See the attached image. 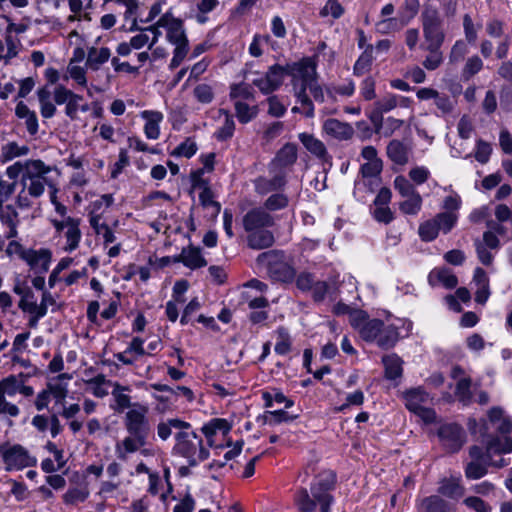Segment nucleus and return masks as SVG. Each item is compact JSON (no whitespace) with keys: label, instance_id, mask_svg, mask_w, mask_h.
I'll list each match as a JSON object with an SVG mask.
<instances>
[{"label":"nucleus","instance_id":"obj_30","mask_svg":"<svg viewBox=\"0 0 512 512\" xmlns=\"http://www.w3.org/2000/svg\"><path fill=\"white\" fill-rule=\"evenodd\" d=\"M489 421L502 435H507L512 430V420L507 417L500 407H493L488 412Z\"/></svg>","mask_w":512,"mask_h":512},{"label":"nucleus","instance_id":"obj_32","mask_svg":"<svg viewBox=\"0 0 512 512\" xmlns=\"http://www.w3.org/2000/svg\"><path fill=\"white\" fill-rule=\"evenodd\" d=\"M111 51L107 47H91L87 53L86 67L93 71L100 69L101 65L109 60Z\"/></svg>","mask_w":512,"mask_h":512},{"label":"nucleus","instance_id":"obj_36","mask_svg":"<svg viewBox=\"0 0 512 512\" xmlns=\"http://www.w3.org/2000/svg\"><path fill=\"white\" fill-rule=\"evenodd\" d=\"M491 464V458L487 457V461H469L464 468L465 477L468 480H477L484 477L488 473Z\"/></svg>","mask_w":512,"mask_h":512},{"label":"nucleus","instance_id":"obj_41","mask_svg":"<svg viewBox=\"0 0 512 512\" xmlns=\"http://www.w3.org/2000/svg\"><path fill=\"white\" fill-rule=\"evenodd\" d=\"M221 113L225 114V120L214 133V137L218 141H226L233 137L235 131V121L233 116L230 115L227 111L221 110Z\"/></svg>","mask_w":512,"mask_h":512},{"label":"nucleus","instance_id":"obj_40","mask_svg":"<svg viewBox=\"0 0 512 512\" xmlns=\"http://www.w3.org/2000/svg\"><path fill=\"white\" fill-rule=\"evenodd\" d=\"M236 117L240 123L246 124L252 121L258 114L257 106H249L247 103L240 100L234 103Z\"/></svg>","mask_w":512,"mask_h":512},{"label":"nucleus","instance_id":"obj_60","mask_svg":"<svg viewBox=\"0 0 512 512\" xmlns=\"http://www.w3.org/2000/svg\"><path fill=\"white\" fill-rule=\"evenodd\" d=\"M315 281V275L310 272L303 271L297 276L295 275L296 287L302 292H309Z\"/></svg>","mask_w":512,"mask_h":512},{"label":"nucleus","instance_id":"obj_10","mask_svg":"<svg viewBox=\"0 0 512 512\" xmlns=\"http://www.w3.org/2000/svg\"><path fill=\"white\" fill-rule=\"evenodd\" d=\"M29 378L28 374L19 373L11 374L0 380V397L7 399L14 397L16 394H21L26 398L34 395L32 386L26 385Z\"/></svg>","mask_w":512,"mask_h":512},{"label":"nucleus","instance_id":"obj_37","mask_svg":"<svg viewBox=\"0 0 512 512\" xmlns=\"http://www.w3.org/2000/svg\"><path fill=\"white\" fill-rule=\"evenodd\" d=\"M385 368V377L390 380H395L402 375V360L396 354L385 355L382 358Z\"/></svg>","mask_w":512,"mask_h":512},{"label":"nucleus","instance_id":"obj_54","mask_svg":"<svg viewBox=\"0 0 512 512\" xmlns=\"http://www.w3.org/2000/svg\"><path fill=\"white\" fill-rule=\"evenodd\" d=\"M278 333V341L275 344V352L279 355H286L291 350V341L288 334V331L280 327L277 330Z\"/></svg>","mask_w":512,"mask_h":512},{"label":"nucleus","instance_id":"obj_57","mask_svg":"<svg viewBox=\"0 0 512 512\" xmlns=\"http://www.w3.org/2000/svg\"><path fill=\"white\" fill-rule=\"evenodd\" d=\"M197 151V145L191 138L179 144L171 153L173 156L191 158Z\"/></svg>","mask_w":512,"mask_h":512},{"label":"nucleus","instance_id":"obj_16","mask_svg":"<svg viewBox=\"0 0 512 512\" xmlns=\"http://www.w3.org/2000/svg\"><path fill=\"white\" fill-rule=\"evenodd\" d=\"M158 25L167 30V39L170 43L178 44V42L183 43V41L188 40L183 27V21L173 17L171 13L162 15L158 20Z\"/></svg>","mask_w":512,"mask_h":512},{"label":"nucleus","instance_id":"obj_5","mask_svg":"<svg viewBox=\"0 0 512 512\" xmlns=\"http://www.w3.org/2000/svg\"><path fill=\"white\" fill-rule=\"evenodd\" d=\"M421 22L426 46H442L445 40L443 19L434 0L424 3Z\"/></svg>","mask_w":512,"mask_h":512},{"label":"nucleus","instance_id":"obj_59","mask_svg":"<svg viewBox=\"0 0 512 512\" xmlns=\"http://www.w3.org/2000/svg\"><path fill=\"white\" fill-rule=\"evenodd\" d=\"M89 495V492L85 488H71L63 496V500L66 504H76L78 502H84Z\"/></svg>","mask_w":512,"mask_h":512},{"label":"nucleus","instance_id":"obj_42","mask_svg":"<svg viewBox=\"0 0 512 512\" xmlns=\"http://www.w3.org/2000/svg\"><path fill=\"white\" fill-rule=\"evenodd\" d=\"M399 204V209L406 215H416L422 208V197L419 192H416L408 197Z\"/></svg>","mask_w":512,"mask_h":512},{"label":"nucleus","instance_id":"obj_20","mask_svg":"<svg viewBox=\"0 0 512 512\" xmlns=\"http://www.w3.org/2000/svg\"><path fill=\"white\" fill-rule=\"evenodd\" d=\"M297 160V147L293 143H286L275 155L271 162L273 170L291 167Z\"/></svg>","mask_w":512,"mask_h":512},{"label":"nucleus","instance_id":"obj_48","mask_svg":"<svg viewBox=\"0 0 512 512\" xmlns=\"http://www.w3.org/2000/svg\"><path fill=\"white\" fill-rule=\"evenodd\" d=\"M434 277H436L437 280L448 289H452L458 284L456 275H454L449 269H439L432 271L429 275V280L432 281Z\"/></svg>","mask_w":512,"mask_h":512},{"label":"nucleus","instance_id":"obj_12","mask_svg":"<svg viewBox=\"0 0 512 512\" xmlns=\"http://www.w3.org/2000/svg\"><path fill=\"white\" fill-rule=\"evenodd\" d=\"M438 437L449 452H457L465 442V432L463 428L455 423H447L438 429Z\"/></svg>","mask_w":512,"mask_h":512},{"label":"nucleus","instance_id":"obj_58","mask_svg":"<svg viewBox=\"0 0 512 512\" xmlns=\"http://www.w3.org/2000/svg\"><path fill=\"white\" fill-rule=\"evenodd\" d=\"M297 416H291L284 410L267 411L264 415L265 423L269 425H276L282 422H289Z\"/></svg>","mask_w":512,"mask_h":512},{"label":"nucleus","instance_id":"obj_56","mask_svg":"<svg viewBox=\"0 0 512 512\" xmlns=\"http://www.w3.org/2000/svg\"><path fill=\"white\" fill-rule=\"evenodd\" d=\"M193 95L197 99V101L202 104H209L214 99V92L212 87L205 83L198 84L193 89Z\"/></svg>","mask_w":512,"mask_h":512},{"label":"nucleus","instance_id":"obj_14","mask_svg":"<svg viewBox=\"0 0 512 512\" xmlns=\"http://www.w3.org/2000/svg\"><path fill=\"white\" fill-rule=\"evenodd\" d=\"M243 228L246 232L270 228L274 225V217L263 208L249 210L243 216Z\"/></svg>","mask_w":512,"mask_h":512},{"label":"nucleus","instance_id":"obj_4","mask_svg":"<svg viewBox=\"0 0 512 512\" xmlns=\"http://www.w3.org/2000/svg\"><path fill=\"white\" fill-rule=\"evenodd\" d=\"M175 438L174 451L186 458L189 466H196L209 457V451L203 446L202 438L195 432L180 431Z\"/></svg>","mask_w":512,"mask_h":512},{"label":"nucleus","instance_id":"obj_15","mask_svg":"<svg viewBox=\"0 0 512 512\" xmlns=\"http://www.w3.org/2000/svg\"><path fill=\"white\" fill-rule=\"evenodd\" d=\"M465 492L461 476H450L439 481L436 495L458 501L465 495Z\"/></svg>","mask_w":512,"mask_h":512},{"label":"nucleus","instance_id":"obj_50","mask_svg":"<svg viewBox=\"0 0 512 512\" xmlns=\"http://www.w3.org/2000/svg\"><path fill=\"white\" fill-rule=\"evenodd\" d=\"M481 28V24H475L472 17L469 14L463 16V30L465 40L469 44H474L478 38V30Z\"/></svg>","mask_w":512,"mask_h":512},{"label":"nucleus","instance_id":"obj_19","mask_svg":"<svg viewBox=\"0 0 512 512\" xmlns=\"http://www.w3.org/2000/svg\"><path fill=\"white\" fill-rule=\"evenodd\" d=\"M23 259L35 270V273L43 274L49 269L51 252L47 249L29 250L23 255Z\"/></svg>","mask_w":512,"mask_h":512},{"label":"nucleus","instance_id":"obj_53","mask_svg":"<svg viewBox=\"0 0 512 512\" xmlns=\"http://www.w3.org/2000/svg\"><path fill=\"white\" fill-rule=\"evenodd\" d=\"M230 98L236 100L241 98L244 100H250L254 98V94L250 85L245 83L234 84L230 89Z\"/></svg>","mask_w":512,"mask_h":512},{"label":"nucleus","instance_id":"obj_11","mask_svg":"<svg viewBox=\"0 0 512 512\" xmlns=\"http://www.w3.org/2000/svg\"><path fill=\"white\" fill-rule=\"evenodd\" d=\"M53 100L57 105H65V115L69 119L73 121L78 118L80 102L83 100L81 95L74 93L62 84H58L53 90Z\"/></svg>","mask_w":512,"mask_h":512},{"label":"nucleus","instance_id":"obj_13","mask_svg":"<svg viewBox=\"0 0 512 512\" xmlns=\"http://www.w3.org/2000/svg\"><path fill=\"white\" fill-rule=\"evenodd\" d=\"M288 75L292 77L291 81L298 79L299 85H310L317 80L316 63L312 58H303L301 61L287 65Z\"/></svg>","mask_w":512,"mask_h":512},{"label":"nucleus","instance_id":"obj_33","mask_svg":"<svg viewBox=\"0 0 512 512\" xmlns=\"http://www.w3.org/2000/svg\"><path fill=\"white\" fill-rule=\"evenodd\" d=\"M381 184V177H362L355 181L353 194L359 200H365V194L373 193Z\"/></svg>","mask_w":512,"mask_h":512},{"label":"nucleus","instance_id":"obj_26","mask_svg":"<svg viewBox=\"0 0 512 512\" xmlns=\"http://www.w3.org/2000/svg\"><path fill=\"white\" fill-rule=\"evenodd\" d=\"M323 129L328 135L339 140H348L354 134V130L350 124L334 118L327 119L323 124Z\"/></svg>","mask_w":512,"mask_h":512},{"label":"nucleus","instance_id":"obj_1","mask_svg":"<svg viewBox=\"0 0 512 512\" xmlns=\"http://www.w3.org/2000/svg\"><path fill=\"white\" fill-rule=\"evenodd\" d=\"M123 425L127 436L115 445L118 459L127 460V455L137 452L149 443L153 435V424L149 417V408L140 403H134L132 409L125 413Z\"/></svg>","mask_w":512,"mask_h":512},{"label":"nucleus","instance_id":"obj_3","mask_svg":"<svg viewBox=\"0 0 512 512\" xmlns=\"http://www.w3.org/2000/svg\"><path fill=\"white\" fill-rule=\"evenodd\" d=\"M352 326L360 337L369 343H375L381 349L393 348L400 338L399 326L381 319H370L359 312L351 319Z\"/></svg>","mask_w":512,"mask_h":512},{"label":"nucleus","instance_id":"obj_64","mask_svg":"<svg viewBox=\"0 0 512 512\" xmlns=\"http://www.w3.org/2000/svg\"><path fill=\"white\" fill-rule=\"evenodd\" d=\"M463 503L466 507L474 510L475 512H491L492 507L484 500L477 496H469L464 499Z\"/></svg>","mask_w":512,"mask_h":512},{"label":"nucleus","instance_id":"obj_6","mask_svg":"<svg viewBox=\"0 0 512 512\" xmlns=\"http://www.w3.org/2000/svg\"><path fill=\"white\" fill-rule=\"evenodd\" d=\"M256 263L265 266L269 276L279 282L290 283L295 278V269L286 261L285 253L282 250H269L260 253Z\"/></svg>","mask_w":512,"mask_h":512},{"label":"nucleus","instance_id":"obj_46","mask_svg":"<svg viewBox=\"0 0 512 512\" xmlns=\"http://www.w3.org/2000/svg\"><path fill=\"white\" fill-rule=\"evenodd\" d=\"M434 219L436 220L437 228L444 234L449 233L456 225L458 214L454 212H441L438 213Z\"/></svg>","mask_w":512,"mask_h":512},{"label":"nucleus","instance_id":"obj_55","mask_svg":"<svg viewBox=\"0 0 512 512\" xmlns=\"http://www.w3.org/2000/svg\"><path fill=\"white\" fill-rule=\"evenodd\" d=\"M467 53H468V47H467L466 42L462 39L457 40L453 44V46L450 50L449 62L451 64H457L465 58Z\"/></svg>","mask_w":512,"mask_h":512},{"label":"nucleus","instance_id":"obj_49","mask_svg":"<svg viewBox=\"0 0 512 512\" xmlns=\"http://www.w3.org/2000/svg\"><path fill=\"white\" fill-rule=\"evenodd\" d=\"M483 68V61L477 55L471 56L467 59L463 69H462V78L464 80H469L475 74L480 72Z\"/></svg>","mask_w":512,"mask_h":512},{"label":"nucleus","instance_id":"obj_28","mask_svg":"<svg viewBox=\"0 0 512 512\" xmlns=\"http://www.w3.org/2000/svg\"><path fill=\"white\" fill-rule=\"evenodd\" d=\"M130 391L129 386H123L119 382L113 383V391L112 396L114 398L115 404L111 405V408L117 412L122 413L125 409H132L134 403H131V397L124 393Z\"/></svg>","mask_w":512,"mask_h":512},{"label":"nucleus","instance_id":"obj_45","mask_svg":"<svg viewBox=\"0 0 512 512\" xmlns=\"http://www.w3.org/2000/svg\"><path fill=\"white\" fill-rule=\"evenodd\" d=\"M373 45H367L364 52L360 55L357 61L354 64L353 71L357 76L363 75L366 71L370 69V66L373 61Z\"/></svg>","mask_w":512,"mask_h":512},{"label":"nucleus","instance_id":"obj_43","mask_svg":"<svg viewBox=\"0 0 512 512\" xmlns=\"http://www.w3.org/2000/svg\"><path fill=\"white\" fill-rule=\"evenodd\" d=\"M419 7V0H404L399 12L400 27L407 25L418 14Z\"/></svg>","mask_w":512,"mask_h":512},{"label":"nucleus","instance_id":"obj_61","mask_svg":"<svg viewBox=\"0 0 512 512\" xmlns=\"http://www.w3.org/2000/svg\"><path fill=\"white\" fill-rule=\"evenodd\" d=\"M382 169V160H374L371 162L364 163L360 168V172L362 174V177H380Z\"/></svg>","mask_w":512,"mask_h":512},{"label":"nucleus","instance_id":"obj_47","mask_svg":"<svg viewBox=\"0 0 512 512\" xmlns=\"http://www.w3.org/2000/svg\"><path fill=\"white\" fill-rule=\"evenodd\" d=\"M436 220L434 218L426 220L419 225L418 235L424 242H431L435 240L439 234Z\"/></svg>","mask_w":512,"mask_h":512},{"label":"nucleus","instance_id":"obj_2","mask_svg":"<svg viewBox=\"0 0 512 512\" xmlns=\"http://www.w3.org/2000/svg\"><path fill=\"white\" fill-rule=\"evenodd\" d=\"M337 481L336 473L330 469L319 472L309 489L300 487L294 494V504L299 512H331L335 502L332 491Z\"/></svg>","mask_w":512,"mask_h":512},{"label":"nucleus","instance_id":"obj_51","mask_svg":"<svg viewBox=\"0 0 512 512\" xmlns=\"http://www.w3.org/2000/svg\"><path fill=\"white\" fill-rule=\"evenodd\" d=\"M288 197L283 193H274L264 202V208L268 211H277L288 206Z\"/></svg>","mask_w":512,"mask_h":512},{"label":"nucleus","instance_id":"obj_7","mask_svg":"<svg viewBox=\"0 0 512 512\" xmlns=\"http://www.w3.org/2000/svg\"><path fill=\"white\" fill-rule=\"evenodd\" d=\"M50 171L51 168L42 160H27L26 173L21 177L23 191L27 190L31 197H40L44 193L46 185L53 187L47 178Z\"/></svg>","mask_w":512,"mask_h":512},{"label":"nucleus","instance_id":"obj_9","mask_svg":"<svg viewBox=\"0 0 512 512\" xmlns=\"http://www.w3.org/2000/svg\"><path fill=\"white\" fill-rule=\"evenodd\" d=\"M406 408L418 415L424 422L432 423L436 418V413L433 409L427 408L424 404L428 401V393L418 387L408 390L403 395Z\"/></svg>","mask_w":512,"mask_h":512},{"label":"nucleus","instance_id":"obj_24","mask_svg":"<svg viewBox=\"0 0 512 512\" xmlns=\"http://www.w3.org/2000/svg\"><path fill=\"white\" fill-rule=\"evenodd\" d=\"M512 452V437L508 435L491 436L486 441V455L488 458L493 455Z\"/></svg>","mask_w":512,"mask_h":512},{"label":"nucleus","instance_id":"obj_63","mask_svg":"<svg viewBox=\"0 0 512 512\" xmlns=\"http://www.w3.org/2000/svg\"><path fill=\"white\" fill-rule=\"evenodd\" d=\"M372 215L377 222L383 224H389L394 220V213L389 206H375Z\"/></svg>","mask_w":512,"mask_h":512},{"label":"nucleus","instance_id":"obj_8","mask_svg":"<svg viewBox=\"0 0 512 512\" xmlns=\"http://www.w3.org/2000/svg\"><path fill=\"white\" fill-rule=\"evenodd\" d=\"M0 455L5 464L6 471L22 470L36 465V459L30 456L28 450L20 444H1Z\"/></svg>","mask_w":512,"mask_h":512},{"label":"nucleus","instance_id":"obj_21","mask_svg":"<svg viewBox=\"0 0 512 512\" xmlns=\"http://www.w3.org/2000/svg\"><path fill=\"white\" fill-rule=\"evenodd\" d=\"M247 233V246L253 250L267 249L275 242L274 234L268 228L253 230Z\"/></svg>","mask_w":512,"mask_h":512},{"label":"nucleus","instance_id":"obj_18","mask_svg":"<svg viewBox=\"0 0 512 512\" xmlns=\"http://www.w3.org/2000/svg\"><path fill=\"white\" fill-rule=\"evenodd\" d=\"M174 263H183L190 269H197L207 265L206 259L202 256L199 248L189 246L183 248L179 255L173 256Z\"/></svg>","mask_w":512,"mask_h":512},{"label":"nucleus","instance_id":"obj_35","mask_svg":"<svg viewBox=\"0 0 512 512\" xmlns=\"http://www.w3.org/2000/svg\"><path fill=\"white\" fill-rule=\"evenodd\" d=\"M30 149L28 146H19L16 142L12 141L1 146L0 149V162L6 163L14 158L28 155Z\"/></svg>","mask_w":512,"mask_h":512},{"label":"nucleus","instance_id":"obj_38","mask_svg":"<svg viewBox=\"0 0 512 512\" xmlns=\"http://www.w3.org/2000/svg\"><path fill=\"white\" fill-rule=\"evenodd\" d=\"M201 430L205 435L208 444L212 446L213 436L216 435L218 431L222 432L223 435H226L230 431V426L224 419H213L208 424L204 425Z\"/></svg>","mask_w":512,"mask_h":512},{"label":"nucleus","instance_id":"obj_31","mask_svg":"<svg viewBox=\"0 0 512 512\" xmlns=\"http://www.w3.org/2000/svg\"><path fill=\"white\" fill-rule=\"evenodd\" d=\"M294 96L297 98V101L301 103L303 107V114L307 118L314 117V105L312 100L307 94L308 86L306 85H299L298 79H295L294 81H291Z\"/></svg>","mask_w":512,"mask_h":512},{"label":"nucleus","instance_id":"obj_17","mask_svg":"<svg viewBox=\"0 0 512 512\" xmlns=\"http://www.w3.org/2000/svg\"><path fill=\"white\" fill-rule=\"evenodd\" d=\"M419 512H457L456 504L440 495L424 497L419 505Z\"/></svg>","mask_w":512,"mask_h":512},{"label":"nucleus","instance_id":"obj_25","mask_svg":"<svg viewBox=\"0 0 512 512\" xmlns=\"http://www.w3.org/2000/svg\"><path fill=\"white\" fill-rule=\"evenodd\" d=\"M298 137L303 146L312 155H314L315 157L319 158L322 161H328L330 159L327 149L320 139L306 132L300 133Z\"/></svg>","mask_w":512,"mask_h":512},{"label":"nucleus","instance_id":"obj_44","mask_svg":"<svg viewBox=\"0 0 512 512\" xmlns=\"http://www.w3.org/2000/svg\"><path fill=\"white\" fill-rule=\"evenodd\" d=\"M441 46H425L424 49L429 52L423 61V66L430 71L436 70L443 62V53Z\"/></svg>","mask_w":512,"mask_h":512},{"label":"nucleus","instance_id":"obj_23","mask_svg":"<svg viewBox=\"0 0 512 512\" xmlns=\"http://www.w3.org/2000/svg\"><path fill=\"white\" fill-rule=\"evenodd\" d=\"M65 225L66 227L63 235L66 238V246L64 249L67 252H72L78 248L82 237V233L79 228L80 219L67 216Z\"/></svg>","mask_w":512,"mask_h":512},{"label":"nucleus","instance_id":"obj_52","mask_svg":"<svg viewBox=\"0 0 512 512\" xmlns=\"http://www.w3.org/2000/svg\"><path fill=\"white\" fill-rule=\"evenodd\" d=\"M286 74H288L287 66L284 67L279 64H274L269 67L264 76L270 79L274 87L278 89L282 85Z\"/></svg>","mask_w":512,"mask_h":512},{"label":"nucleus","instance_id":"obj_27","mask_svg":"<svg viewBox=\"0 0 512 512\" xmlns=\"http://www.w3.org/2000/svg\"><path fill=\"white\" fill-rule=\"evenodd\" d=\"M386 153L394 164L403 166L409 161L410 149L400 140H391L387 145Z\"/></svg>","mask_w":512,"mask_h":512},{"label":"nucleus","instance_id":"obj_39","mask_svg":"<svg viewBox=\"0 0 512 512\" xmlns=\"http://www.w3.org/2000/svg\"><path fill=\"white\" fill-rule=\"evenodd\" d=\"M471 384V379L469 377L461 378L456 384L455 397L464 406L470 405L473 401Z\"/></svg>","mask_w":512,"mask_h":512},{"label":"nucleus","instance_id":"obj_29","mask_svg":"<svg viewBox=\"0 0 512 512\" xmlns=\"http://www.w3.org/2000/svg\"><path fill=\"white\" fill-rule=\"evenodd\" d=\"M146 119L144 133L148 139H157L160 135L159 123L163 120V114L159 111L145 110L141 113Z\"/></svg>","mask_w":512,"mask_h":512},{"label":"nucleus","instance_id":"obj_62","mask_svg":"<svg viewBox=\"0 0 512 512\" xmlns=\"http://www.w3.org/2000/svg\"><path fill=\"white\" fill-rule=\"evenodd\" d=\"M0 220L2 224L6 226H17L19 223L18 212L12 205H7L5 208L2 207L0 210Z\"/></svg>","mask_w":512,"mask_h":512},{"label":"nucleus","instance_id":"obj_22","mask_svg":"<svg viewBox=\"0 0 512 512\" xmlns=\"http://www.w3.org/2000/svg\"><path fill=\"white\" fill-rule=\"evenodd\" d=\"M286 173L278 171L271 179L260 177L255 181V190L260 195L281 190L286 185Z\"/></svg>","mask_w":512,"mask_h":512},{"label":"nucleus","instance_id":"obj_34","mask_svg":"<svg viewBox=\"0 0 512 512\" xmlns=\"http://www.w3.org/2000/svg\"><path fill=\"white\" fill-rule=\"evenodd\" d=\"M51 95L53 96V92L47 87L40 88L37 91L40 113L46 119L52 118L57 112L56 105L51 101Z\"/></svg>","mask_w":512,"mask_h":512}]
</instances>
